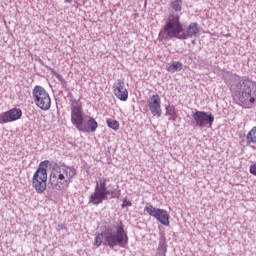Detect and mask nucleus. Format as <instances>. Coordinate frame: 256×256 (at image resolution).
Instances as JSON below:
<instances>
[{
  "instance_id": "f257e3e1",
  "label": "nucleus",
  "mask_w": 256,
  "mask_h": 256,
  "mask_svg": "<svg viewBox=\"0 0 256 256\" xmlns=\"http://www.w3.org/2000/svg\"><path fill=\"white\" fill-rule=\"evenodd\" d=\"M103 239L104 245L110 249H115V247L125 249L129 245V235L121 222L116 226L106 228L104 232L96 235L94 245L101 247Z\"/></svg>"
},
{
  "instance_id": "f03ea898",
  "label": "nucleus",
  "mask_w": 256,
  "mask_h": 256,
  "mask_svg": "<svg viewBox=\"0 0 256 256\" xmlns=\"http://www.w3.org/2000/svg\"><path fill=\"white\" fill-rule=\"evenodd\" d=\"M255 85V81L237 74H233L230 78V89L245 109H251L255 103V97L251 96V90Z\"/></svg>"
},
{
  "instance_id": "7ed1b4c3",
  "label": "nucleus",
  "mask_w": 256,
  "mask_h": 256,
  "mask_svg": "<svg viewBox=\"0 0 256 256\" xmlns=\"http://www.w3.org/2000/svg\"><path fill=\"white\" fill-rule=\"evenodd\" d=\"M77 175V169L65 164H56L53 166L49 177V184L55 191H67L73 178Z\"/></svg>"
},
{
  "instance_id": "20e7f679",
  "label": "nucleus",
  "mask_w": 256,
  "mask_h": 256,
  "mask_svg": "<svg viewBox=\"0 0 256 256\" xmlns=\"http://www.w3.org/2000/svg\"><path fill=\"white\" fill-rule=\"evenodd\" d=\"M182 33L183 23H181V17L178 14H170L158 37L161 41H169L171 39H181Z\"/></svg>"
},
{
  "instance_id": "39448f33",
  "label": "nucleus",
  "mask_w": 256,
  "mask_h": 256,
  "mask_svg": "<svg viewBox=\"0 0 256 256\" xmlns=\"http://www.w3.org/2000/svg\"><path fill=\"white\" fill-rule=\"evenodd\" d=\"M49 167V160L40 162L37 170L32 177V187L38 195H43L47 191V169Z\"/></svg>"
},
{
  "instance_id": "423d86ee",
  "label": "nucleus",
  "mask_w": 256,
  "mask_h": 256,
  "mask_svg": "<svg viewBox=\"0 0 256 256\" xmlns=\"http://www.w3.org/2000/svg\"><path fill=\"white\" fill-rule=\"evenodd\" d=\"M109 197V187H107V178L100 177L96 180L94 192L91 193L88 199L89 205L96 207L101 205L103 201H107Z\"/></svg>"
},
{
  "instance_id": "0eeeda50",
  "label": "nucleus",
  "mask_w": 256,
  "mask_h": 256,
  "mask_svg": "<svg viewBox=\"0 0 256 256\" xmlns=\"http://www.w3.org/2000/svg\"><path fill=\"white\" fill-rule=\"evenodd\" d=\"M33 101L41 111H49L51 109V96L43 86L36 85L32 90Z\"/></svg>"
},
{
  "instance_id": "6e6552de",
  "label": "nucleus",
  "mask_w": 256,
  "mask_h": 256,
  "mask_svg": "<svg viewBox=\"0 0 256 256\" xmlns=\"http://www.w3.org/2000/svg\"><path fill=\"white\" fill-rule=\"evenodd\" d=\"M83 113V106L79 104L77 100H74L71 104V123L78 129V131H82L83 133H87L89 129L87 126H84L85 117Z\"/></svg>"
},
{
  "instance_id": "1a4fd4ad",
  "label": "nucleus",
  "mask_w": 256,
  "mask_h": 256,
  "mask_svg": "<svg viewBox=\"0 0 256 256\" xmlns=\"http://www.w3.org/2000/svg\"><path fill=\"white\" fill-rule=\"evenodd\" d=\"M192 119L194 123H196L197 127H213V123L215 122V116L211 112L199 111L196 110L192 112Z\"/></svg>"
},
{
  "instance_id": "9d476101",
  "label": "nucleus",
  "mask_w": 256,
  "mask_h": 256,
  "mask_svg": "<svg viewBox=\"0 0 256 256\" xmlns=\"http://www.w3.org/2000/svg\"><path fill=\"white\" fill-rule=\"evenodd\" d=\"M144 211H146L150 217H154L156 221H159L161 225L169 227V213H167V210L155 208L153 205L149 204L145 206Z\"/></svg>"
},
{
  "instance_id": "9b49d317",
  "label": "nucleus",
  "mask_w": 256,
  "mask_h": 256,
  "mask_svg": "<svg viewBox=\"0 0 256 256\" xmlns=\"http://www.w3.org/2000/svg\"><path fill=\"white\" fill-rule=\"evenodd\" d=\"M23 117V111L19 108H12L0 114V124L13 123Z\"/></svg>"
},
{
  "instance_id": "f8f14e48",
  "label": "nucleus",
  "mask_w": 256,
  "mask_h": 256,
  "mask_svg": "<svg viewBox=\"0 0 256 256\" xmlns=\"http://www.w3.org/2000/svg\"><path fill=\"white\" fill-rule=\"evenodd\" d=\"M147 106L153 117H161L163 110H161V96L154 94L147 100Z\"/></svg>"
},
{
  "instance_id": "ddd939ff",
  "label": "nucleus",
  "mask_w": 256,
  "mask_h": 256,
  "mask_svg": "<svg viewBox=\"0 0 256 256\" xmlns=\"http://www.w3.org/2000/svg\"><path fill=\"white\" fill-rule=\"evenodd\" d=\"M113 93L120 101H127L129 99V91L125 88V82L121 79L114 82Z\"/></svg>"
},
{
  "instance_id": "4468645a",
  "label": "nucleus",
  "mask_w": 256,
  "mask_h": 256,
  "mask_svg": "<svg viewBox=\"0 0 256 256\" xmlns=\"http://www.w3.org/2000/svg\"><path fill=\"white\" fill-rule=\"evenodd\" d=\"M199 35V24L197 22L190 23L186 29L183 28L180 40L193 39Z\"/></svg>"
},
{
  "instance_id": "2eb2a0df",
  "label": "nucleus",
  "mask_w": 256,
  "mask_h": 256,
  "mask_svg": "<svg viewBox=\"0 0 256 256\" xmlns=\"http://www.w3.org/2000/svg\"><path fill=\"white\" fill-rule=\"evenodd\" d=\"M165 109V116L168 117V121H177V109L175 106L169 104L165 107Z\"/></svg>"
},
{
  "instance_id": "dca6fc26",
  "label": "nucleus",
  "mask_w": 256,
  "mask_h": 256,
  "mask_svg": "<svg viewBox=\"0 0 256 256\" xmlns=\"http://www.w3.org/2000/svg\"><path fill=\"white\" fill-rule=\"evenodd\" d=\"M157 251H167V237L165 231L159 232V243Z\"/></svg>"
},
{
  "instance_id": "f3484780",
  "label": "nucleus",
  "mask_w": 256,
  "mask_h": 256,
  "mask_svg": "<svg viewBox=\"0 0 256 256\" xmlns=\"http://www.w3.org/2000/svg\"><path fill=\"white\" fill-rule=\"evenodd\" d=\"M183 69V63L180 61H173L168 67L167 71L169 73H177V71H181Z\"/></svg>"
},
{
  "instance_id": "a211bd4d",
  "label": "nucleus",
  "mask_w": 256,
  "mask_h": 256,
  "mask_svg": "<svg viewBox=\"0 0 256 256\" xmlns=\"http://www.w3.org/2000/svg\"><path fill=\"white\" fill-rule=\"evenodd\" d=\"M88 129L91 131V133H95L97 131V128L99 127V123H97V120L95 118L90 117L87 121Z\"/></svg>"
},
{
  "instance_id": "6ab92c4d",
  "label": "nucleus",
  "mask_w": 256,
  "mask_h": 256,
  "mask_svg": "<svg viewBox=\"0 0 256 256\" xmlns=\"http://www.w3.org/2000/svg\"><path fill=\"white\" fill-rule=\"evenodd\" d=\"M182 6H183V0H172L170 3V7L176 13H179L182 11Z\"/></svg>"
},
{
  "instance_id": "aec40b11",
  "label": "nucleus",
  "mask_w": 256,
  "mask_h": 256,
  "mask_svg": "<svg viewBox=\"0 0 256 256\" xmlns=\"http://www.w3.org/2000/svg\"><path fill=\"white\" fill-rule=\"evenodd\" d=\"M106 124L110 129H113V131H119V121L113 119V118H107L106 119Z\"/></svg>"
},
{
  "instance_id": "412c9836",
  "label": "nucleus",
  "mask_w": 256,
  "mask_h": 256,
  "mask_svg": "<svg viewBox=\"0 0 256 256\" xmlns=\"http://www.w3.org/2000/svg\"><path fill=\"white\" fill-rule=\"evenodd\" d=\"M248 143H256V126L247 134Z\"/></svg>"
},
{
  "instance_id": "4be33fe9",
  "label": "nucleus",
  "mask_w": 256,
  "mask_h": 256,
  "mask_svg": "<svg viewBox=\"0 0 256 256\" xmlns=\"http://www.w3.org/2000/svg\"><path fill=\"white\" fill-rule=\"evenodd\" d=\"M111 199H119L121 197V190H109Z\"/></svg>"
},
{
  "instance_id": "5701e85b",
  "label": "nucleus",
  "mask_w": 256,
  "mask_h": 256,
  "mask_svg": "<svg viewBox=\"0 0 256 256\" xmlns=\"http://www.w3.org/2000/svg\"><path fill=\"white\" fill-rule=\"evenodd\" d=\"M133 203L129 200H127V198L123 199V203L121 205L122 209H125V207H132Z\"/></svg>"
},
{
  "instance_id": "b1692460",
  "label": "nucleus",
  "mask_w": 256,
  "mask_h": 256,
  "mask_svg": "<svg viewBox=\"0 0 256 256\" xmlns=\"http://www.w3.org/2000/svg\"><path fill=\"white\" fill-rule=\"evenodd\" d=\"M54 75H55L56 79H58V81H60V83L65 81V78H63V75H61V74H59L57 72H55Z\"/></svg>"
},
{
  "instance_id": "393cba45",
  "label": "nucleus",
  "mask_w": 256,
  "mask_h": 256,
  "mask_svg": "<svg viewBox=\"0 0 256 256\" xmlns=\"http://www.w3.org/2000/svg\"><path fill=\"white\" fill-rule=\"evenodd\" d=\"M155 256H167V251H165V250H157Z\"/></svg>"
},
{
  "instance_id": "a878e982",
  "label": "nucleus",
  "mask_w": 256,
  "mask_h": 256,
  "mask_svg": "<svg viewBox=\"0 0 256 256\" xmlns=\"http://www.w3.org/2000/svg\"><path fill=\"white\" fill-rule=\"evenodd\" d=\"M57 231H63V229H65V225L63 224H58L56 227Z\"/></svg>"
},
{
  "instance_id": "bb28decb",
  "label": "nucleus",
  "mask_w": 256,
  "mask_h": 256,
  "mask_svg": "<svg viewBox=\"0 0 256 256\" xmlns=\"http://www.w3.org/2000/svg\"><path fill=\"white\" fill-rule=\"evenodd\" d=\"M61 85H62V87L65 89V88H67V81L66 80H63L62 82H61Z\"/></svg>"
},
{
  "instance_id": "cd10ccee",
  "label": "nucleus",
  "mask_w": 256,
  "mask_h": 256,
  "mask_svg": "<svg viewBox=\"0 0 256 256\" xmlns=\"http://www.w3.org/2000/svg\"><path fill=\"white\" fill-rule=\"evenodd\" d=\"M65 3H73V0H64Z\"/></svg>"
},
{
  "instance_id": "c85d7f7f",
  "label": "nucleus",
  "mask_w": 256,
  "mask_h": 256,
  "mask_svg": "<svg viewBox=\"0 0 256 256\" xmlns=\"http://www.w3.org/2000/svg\"><path fill=\"white\" fill-rule=\"evenodd\" d=\"M39 63H41V65H45V63L41 59L39 60Z\"/></svg>"
}]
</instances>
